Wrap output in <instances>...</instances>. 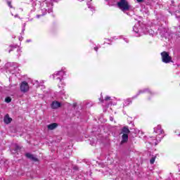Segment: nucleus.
Masks as SVG:
<instances>
[{
    "label": "nucleus",
    "instance_id": "f257e3e1",
    "mask_svg": "<svg viewBox=\"0 0 180 180\" xmlns=\"http://www.w3.org/2000/svg\"><path fill=\"white\" fill-rule=\"evenodd\" d=\"M162 57V63L165 64H169V63H172V57L169 56V52L163 51L160 53Z\"/></svg>",
    "mask_w": 180,
    "mask_h": 180
},
{
    "label": "nucleus",
    "instance_id": "f03ea898",
    "mask_svg": "<svg viewBox=\"0 0 180 180\" xmlns=\"http://www.w3.org/2000/svg\"><path fill=\"white\" fill-rule=\"evenodd\" d=\"M117 5L118 8H120L123 12L130 9V5H129V2H127L126 0H120L119 2H117Z\"/></svg>",
    "mask_w": 180,
    "mask_h": 180
},
{
    "label": "nucleus",
    "instance_id": "7ed1b4c3",
    "mask_svg": "<svg viewBox=\"0 0 180 180\" xmlns=\"http://www.w3.org/2000/svg\"><path fill=\"white\" fill-rule=\"evenodd\" d=\"M20 91L21 92L26 93L29 91V84L26 82H22L20 84Z\"/></svg>",
    "mask_w": 180,
    "mask_h": 180
},
{
    "label": "nucleus",
    "instance_id": "20e7f679",
    "mask_svg": "<svg viewBox=\"0 0 180 180\" xmlns=\"http://www.w3.org/2000/svg\"><path fill=\"white\" fill-rule=\"evenodd\" d=\"M65 75V73L63 71H59V72H57L56 74H54L53 75V78H56V77H57V79H59L60 82H61L62 79H63V77H64V75Z\"/></svg>",
    "mask_w": 180,
    "mask_h": 180
},
{
    "label": "nucleus",
    "instance_id": "39448f33",
    "mask_svg": "<svg viewBox=\"0 0 180 180\" xmlns=\"http://www.w3.org/2000/svg\"><path fill=\"white\" fill-rule=\"evenodd\" d=\"M25 157H27V158H29V160H30L31 161H34V162H37V161H39V159L37 158L34 157V155L29 153L25 154Z\"/></svg>",
    "mask_w": 180,
    "mask_h": 180
},
{
    "label": "nucleus",
    "instance_id": "423d86ee",
    "mask_svg": "<svg viewBox=\"0 0 180 180\" xmlns=\"http://www.w3.org/2000/svg\"><path fill=\"white\" fill-rule=\"evenodd\" d=\"M60 106L61 103L58 101H53L51 105V108L52 109H58V108H60Z\"/></svg>",
    "mask_w": 180,
    "mask_h": 180
},
{
    "label": "nucleus",
    "instance_id": "0eeeda50",
    "mask_svg": "<svg viewBox=\"0 0 180 180\" xmlns=\"http://www.w3.org/2000/svg\"><path fill=\"white\" fill-rule=\"evenodd\" d=\"M129 141V134H123L122 136L121 144H124V143H127Z\"/></svg>",
    "mask_w": 180,
    "mask_h": 180
},
{
    "label": "nucleus",
    "instance_id": "6e6552de",
    "mask_svg": "<svg viewBox=\"0 0 180 180\" xmlns=\"http://www.w3.org/2000/svg\"><path fill=\"white\" fill-rule=\"evenodd\" d=\"M58 127V124L54 122L47 126L48 130H54V129H57Z\"/></svg>",
    "mask_w": 180,
    "mask_h": 180
},
{
    "label": "nucleus",
    "instance_id": "1a4fd4ad",
    "mask_svg": "<svg viewBox=\"0 0 180 180\" xmlns=\"http://www.w3.org/2000/svg\"><path fill=\"white\" fill-rule=\"evenodd\" d=\"M133 30L135 33H141V27H140V25H135L133 27Z\"/></svg>",
    "mask_w": 180,
    "mask_h": 180
},
{
    "label": "nucleus",
    "instance_id": "9d476101",
    "mask_svg": "<svg viewBox=\"0 0 180 180\" xmlns=\"http://www.w3.org/2000/svg\"><path fill=\"white\" fill-rule=\"evenodd\" d=\"M4 123H6V124H9V123H11V122H12V118H11L9 117L8 114L5 115V117L4 118Z\"/></svg>",
    "mask_w": 180,
    "mask_h": 180
},
{
    "label": "nucleus",
    "instance_id": "9b49d317",
    "mask_svg": "<svg viewBox=\"0 0 180 180\" xmlns=\"http://www.w3.org/2000/svg\"><path fill=\"white\" fill-rule=\"evenodd\" d=\"M122 133H123L124 134H129V133H130L129 127H124L122 129Z\"/></svg>",
    "mask_w": 180,
    "mask_h": 180
},
{
    "label": "nucleus",
    "instance_id": "f8f14e48",
    "mask_svg": "<svg viewBox=\"0 0 180 180\" xmlns=\"http://www.w3.org/2000/svg\"><path fill=\"white\" fill-rule=\"evenodd\" d=\"M131 103V98H127L125 101V105L127 106L128 105Z\"/></svg>",
    "mask_w": 180,
    "mask_h": 180
},
{
    "label": "nucleus",
    "instance_id": "ddd939ff",
    "mask_svg": "<svg viewBox=\"0 0 180 180\" xmlns=\"http://www.w3.org/2000/svg\"><path fill=\"white\" fill-rule=\"evenodd\" d=\"M5 102H6V103H11V102H12V98L11 97H6L5 98Z\"/></svg>",
    "mask_w": 180,
    "mask_h": 180
},
{
    "label": "nucleus",
    "instance_id": "4468645a",
    "mask_svg": "<svg viewBox=\"0 0 180 180\" xmlns=\"http://www.w3.org/2000/svg\"><path fill=\"white\" fill-rule=\"evenodd\" d=\"M157 129L159 130V133H160V134H162V133H164V130L161 129V126L158 125Z\"/></svg>",
    "mask_w": 180,
    "mask_h": 180
},
{
    "label": "nucleus",
    "instance_id": "2eb2a0df",
    "mask_svg": "<svg viewBox=\"0 0 180 180\" xmlns=\"http://www.w3.org/2000/svg\"><path fill=\"white\" fill-rule=\"evenodd\" d=\"M155 158H156L155 156L153 157V158L150 160V164H154V162H155Z\"/></svg>",
    "mask_w": 180,
    "mask_h": 180
},
{
    "label": "nucleus",
    "instance_id": "dca6fc26",
    "mask_svg": "<svg viewBox=\"0 0 180 180\" xmlns=\"http://www.w3.org/2000/svg\"><path fill=\"white\" fill-rule=\"evenodd\" d=\"M20 146H19L18 144L15 145V151H20Z\"/></svg>",
    "mask_w": 180,
    "mask_h": 180
},
{
    "label": "nucleus",
    "instance_id": "f3484780",
    "mask_svg": "<svg viewBox=\"0 0 180 180\" xmlns=\"http://www.w3.org/2000/svg\"><path fill=\"white\" fill-rule=\"evenodd\" d=\"M73 169L74 171H79V167H78V166H74Z\"/></svg>",
    "mask_w": 180,
    "mask_h": 180
},
{
    "label": "nucleus",
    "instance_id": "a211bd4d",
    "mask_svg": "<svg viewBox=\"0 0 180 180\" xmlns=\"http://www.w3.org/2000/svg\"><path fill=\"white\" fill-rule=\"evenodd\" d=\"M7 4L10 8H12V4L11 1H8Z\"/></svg>",
    "mask_w": 180,
    "mask_h": 180
},
{
    "label": "nucleus",
    "instance_id": "6ab92c4d",
    "mask_svg": "<svg viewBox=\"0 0 180 180\" xmlns=\"http://www.w3.org/2000/svg\"><path fill=\"white\" fill-rule=\"evenodd\" d=\"M140 94H141V91H140L136 96L133 97L132 99H134V98H137V96H139V95H140Z\"/></svg>",
    "mask_w": 180,
    "mask_h": 180
},
{
    "label": "nucleus",
    "instance_id": "aec40b11",
    "mask_svg": "<svg viewBox=\"0 0 180 180\" xmlns=\"http://www.w3.org/2000/svg\"><path fill=\"white\" fill-rule=\"evenodd\" d=\"M110 99V96H106L105 101H109Z\"/></svg>",
    "mask_w": 180,
    "mask_h": 180
},
{
    "label": "nucleus",
    "instance_id": "412c9836",
    "mask_svg": "<svg viewBox=\"0 0 180 180\" xmlns=\"http://www.w3.org/2000/svg\"><path fill=\"white\" fill-rule=\"evenodd\" d=\"M76 106H77V103H73L72 107H73L74 108H75Z\"/></svg>",
    "mask_w": 180,
    "mask_h": 180
},
{
    "label": "nucleus",
    "instance_id": "4be33fe9",
    "mask_svg": "<svg viewBox=\"0 0 180 180\" xmlns=\"http://www.w3.org/2000/svg\"><path fill=\"white\" fill-rule=\"evenodd\" d=\"M110 122H113V117H110Z\"/></svg>",
    "mask_w": 180,
    "mask_h": 180
},
{
    "label": "nucleus",
    "instance_id": "5701e85b",
    "mask_svg": "<svg viewBox=\"0 0 180 180\" xmlns=\"http://www.w3.org/2000/svg\"><path fill=\"white\" fill-rule=\"evenodd\" d=\"M144 0H137V2H139V3H141V2H143Z\"/></svg>",
    "mask_w": 180,
    "mask_h": 180
},
{
    "label": "nucleus",
    "instance_id": "b1692460",
    "mask_svg": "<svg viewBox=\"0 0 180 180\" xmlns=\"http://www.w3.org/2000/svg\"><path fill=\"white\" fill-rule=\"evenodd\" d=\"M94 50H95L96 51H98V47H94Z\"/></svg>",
    "mask_w": 180,
    "mask_h": 180
},
{
    "label": "nucleus",
    "instance_id": "393cba45",
    "mask_svg": "<svg viewBox=\"0 0 180 180\" xmlns=\"http://www.w3.org/2000/svg\"><path fill=\"white\" fill-rule=\"evenodd\" d=\"M87 5H88L89 8H91V6H89V3H87Z\"/></svg>",
    "mask_w": 180,
    "mask_h": 180
},
{
    "label": "nucleus",
    "instance_id": "a878e982",
    "mask_svg": "<svg viewBox=\"0 0 180 180\" xmlns=\"http://www.w3.org/2000/svg\"><path fill=\"white\" fill-rule=\"evenodd\" d=\"M40 16H41L40 15H37V18H40Z\"/></svg>",
    "mask_w": 180,
    "mask_h": 180
},
{
    "label": "nucleus",
    "instance_id": "bb28decb",
    "mask_svg": "<svg viewBox=\"0 0 180 180\" xmlns=\"http://www.w3.org/2000/svg\"><path fill=\"white\" fill-rule=\"evenodd\" d=\"M17 16H18V15H15V18H17Z\"/></svg>",
    "mask_w": 180,
    "mask_h": 180
},
{
    "label": "nucleus",
    "instance_id": "cd10ccee",
    "mask_svg": "<svg viewBox=\"0 0 180 180\" xmlns=\"http://www.w3.org/2000/svg\"><path fill=\"white\" fill-rule=\"evenodd\" d=\"M11 51H12V50H10V51H9V53H11Z\"/></svg>",
    "mask_w": 180,
    "mask_h": 180
},
{
    "label": "nucleus",
    "instance_id": "c85d7f7f",
    "mask_svg": "<svg viewBox=\"0 0 180 180\" xmlns=\"http://www.w3.org/2000/svg\"><path fill=\"white\" fill-rule=\"evenodd\" d=\"M155 131V133H158V131Z\"/></svg>",
    "mask_w": 180,
    "mask_h": 180
},
{
    "label": "nucleus",
    "instance_id": "c756f323",
    "mask_svg": "<svg viewBox=\"0 0 180 180\" xmlns=\"http://www.w3.org/2000/svg\"><path fill=\"white\" fill-rule=\"evenodd\" d=\"M172 3L174 4V1H172Z\"/></svg>",
    "mask_w": 180,
    "mask_h": 180
},
{
    "label": "nucleus",
    "instance_id": "7c9ffc66",
    "mask_svg": "<svg viewBox=\"0 0 180 180\" xmlns=\"http://www.w3.org/2000/svg\"><path fill=\"white\" fill-rule=\"evenodd\" d=\"M27 41H30V40H27Z\"/></svg>",
    "mask_w": 180,
    "mask_h": 180
}]
</instances>
